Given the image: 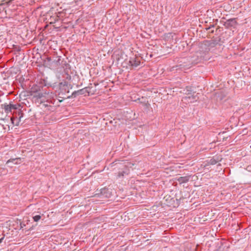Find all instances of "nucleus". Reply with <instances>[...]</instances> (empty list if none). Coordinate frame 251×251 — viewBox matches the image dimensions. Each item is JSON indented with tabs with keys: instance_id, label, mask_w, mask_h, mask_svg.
<instances>
[{
	"instance_id": "f257e3e1",
	"label": "nucleus",
	"mask_w": 251,
	"mask_h": 251,
	"mask_svg": "<svg viewBox=\"0 0 251 251\" xmlns=\"http://www.w3.org/2000/svg\"><path fill=\"white\" fill-rule=\"evenodd\" d=\"M26 21V18H25L24 20H22V22H23V23L17 26V29H18V30H17V35L22 38H23V35L26 34L27 31V28L25 25V22Z\"/></svg>"
},
{
	"instance_id": "aec40b11",
	"label": "nucleus",
	"mask_w": 251,
	"mask_h": 251,
	"mask_svg": "<svg viewBox=\"0 0 251 251\" xmlns=\"http://www.w3.org/2000/svg\"><path fill=\"white\" fill-rule=\"evenodd\" d=\"M47 60L48 61H51V58L50 57H47Z\"/></svg>"
},
{
	"instance_id": "bb28decb",
	"label": "nucleus",
	"mask_w": 251,
	"mask_h": 251,
	"mask_svg": "<svg viewBox=\"0 0 251 251\" xmlns=\"http://www.w3.org/2000/svg\"><path fill=\"white\" fill-rule=\"evenodd\" d=\"M211 33H213V32H214V30H212V31H211Z\"/></svg>"
},
{
	"instance_id": "423d86ee",
	"label": "nucleus",
	"mask_w": 251,
	"mask_h": 251,
	"mask_svg": "<svg viewBox=\"0 0 251 251\" xmlns=\"http://www.w3.org/2000/svg\"><path fill=\"white\" fill-rule=\"evenodd\" d=\"M91 87L90 86L86 87L83 89L78 90L77 91H75L72 93V96L75 97V95L76 94H78L79 95H86L87 94L89 95L90 92Z\"/></svg>"
},
{
	"instance_id": "0eeeda50",
	"label": "nucleus",
	"mask_w": 251,
	"mask_h": 251,
	"mask_svg": "<svg viewBox=\"0 0 251 251\" xmlns=\"http://www.w3.org/2000/svg\"><path fill=\"white\" fill-rule=\"evenodd\" d=\"M236 25L237 22L235 18H232L226 20L224 24V26L226 28H228L231 27H234Z\"/></svg>"
},
{
	"instance_id": "2eb2a0df",
	"label": "nucleus",
	"mask_w": 251,
	"mask_h": 251,
	"mask_svg": "<svg viewBox=\"0 0 251 251\" xmlns=\"http://www.w3.org/2000/svg\"><path fill=\"white\" fill-rule=\"evenodd\" d=\"M64 72L65 73L66 75V78L69 80H70L71 79V76L69 74V70H67V69L64 70Z\"/></svg>"
},
{
	"instance_id": "f3484780",
	"label": "nucleus",
	"mask_w": 251,
	"mask_h": 251,
	"mask_svg": "<svg viewBox=\"0 0 251 251\" xmlns=\"http://www.w3.org/2000/svg\"><path fill=\"white\" fill-rule=\"evenodd\" d=\"M213 44V45H211V47H214L215 45L218 44V42L217 40H212L211 41V44Z\"/></svg>"
},
{
	"instance_id": "f03ea898",
	"label": "nucleus",
	"mask_w": 251,
	"mask_h": 251,
	"mask_svg": "<svg viewBox=\"0 0 251 251\" xmlns=\"http://www.w3.org/2000/svg\"><path fill=\"white\" fill-rule=\"evenodd\" d=\"M112 189L107 188H104L100 190V193L95 194L94 197L108 198L112 196Z\"/></svg>"
},
{
	"instance_id": "4468645a",
	"label": "nucleus",
	"mask_w": 251,
	"mask_h": 251,
	"mask_svg": "<svg viewBox=\"0 0 251 251\" xmlns=\"http://www.w3.org/2000/svg\"><path fill=\"white\" fill-rule=\"evenodd\" d=\"M40 90V87L38 86L37 85L33 86L31 88V94H35V93H37L38 91Z\"/></svg>"
},
{
	"instance_id": "a878e982",
	"label": "nucleus",
	"mask_w": 251,
	"mask_h": 251,
	"mask_svg": "<svg viewBox=\"0 0 251 251\" xmlns=\"http://www.w3.org/2000/svg\"><path fill=\"white\" fill-rule=\"evenodd\" d=\"M24 66L25 67H26V64L25 63H24Z\"/></svg>"
},
{
	"instance_id": "20e7f679",
	"label": "nucleus",
	"mask_w": 251,
	"mask_h": 251,
	"mask_svg": "<svg viewBox=\"0 0 251 251\" xmlns=\"http://www.w3.org/2000/svg\"><path fill=\"white\" fill-rule=\"evenodd\" d=\"M199 100L198 94L193 93V94L189 95L183 97L182 100L186 103H193Z\"/></svg>"
},
{
	"instance_id": "dca6fc26",
	"label": "nucleus",
	"mask_w": 251,
	"mask_h": 251,
	"mask_svg": "<svg viewBox=\"0 0 251 251\" xmlns=\"http://www.w3.org/2000/svg\"><path fill=\"white\" fill-rule=\"evenodd\" d=\"M41 218V216L39 215H37L33 217V219L34 220V221L35 222H38V221H39Z\"/></svg>"
},
{
	"instance_id": "6ab92c4d",
	"label": "nucleus",
	"mask_w": 251,
	"mask_h": 251,
	"mask_svg": "<svg viewBox=\"0 0 251 251\" xmlns=\"http://www.w3.org/2000/svg\"><path fill=\"white\" fill-rule=\"evenodd\" d=\"M214 27V25H211L210 26H209L208 28H206V30H208V29H210L211 27Z\"/></svg>"
},
{
	"instance_id": "39448f33",
	"label": "nucleus",
	"mask_w": 251,
	"mask_h": 251,
	"mask_svg": "<svg viewBox=\"0 0 251 251\" xmlns=\"http://www.w3.org/2000/svg\"><path fill=\"white\" fill-rule=\"evenodd\" d=\"M31 95L33 96V98L35 99L36 100H38L39 99H43V100H40V103L43 102V100H44L43 99L44 98H46V96H47V98L51 97L54 95L52 93H51L50 95L49 96V93H41V92H37L35 93V94H31Z\"/></svg>"
},
{
	"instance_id": "4be33fe9",
	"label": "nucleus",
	"mask_w": 251,
	"mask_h": 251,
	"mask_svg": "<svg viewBox=\"0 0 251 251\" xmlns=\"http://www.w3.org/2000/svg\"><path fill=\"white\" fill-rule=\"evenodd\" d=\"M10 162V160H8V161L7 162L6 164L8 165V164H9V163Z\"/></svg>"
},
{
	"instance_id": "393cba45",
	"label": "nucleus",
	"mask_w": 251,
	"mask_h": 251,
	"mask_svg": "<svg viewBox=\"0 0 251 251\" xmlns=\"http://www.w3.org/2000/svg\"><path fill=\"white\" fill-rule=\"evenodd\" d=\"M19 2V1L18 0H17V6L18 5V4H17V3Z\"/></svg>"
},
{
	"instance_id": "412c9836",
	"label": "nucleus",
	"mask_w": 251,
	"mask_h": 251,
	"mask_svg": "<svg viewBox=\"0 0 251 251\" xmlns=\"http://www.w3.org/2000/svg\"><path fill=\"white\" fill-rule=\"evenodd\" d=\"M14 118L13 117L11 118V120L12 123H14Z\"/></svg>"
},
{
	"instance_id": "1a4fd4ad",
	"label": "nucleus",
	"mask_w": 251,
	"mask_h": 251,
	"mask_svg": "<svg viewBox=\"0 0 251 251\" xmlns=\"http://www.w3.org/2000/svg\"><path fill=\"white\" fill-rule=\"evenodd\" d=\"M190 178V176H181L177 178V181L179 183H184L187 182Z\"/></svg>"
},
{
	"instance_id": "5701e85b",
	"label": "nucleus",
	"mask_w": 251,
	"mask_h": 251,
	"mask_svg": "<svg viewBox=\"0 0 251 251\" xmlns=\"http://www.w3.org/2000/svg\"><path fill=\"white\" fill-rule=\"evenodd\" d=\"M2 239H3V238H1V239H0V243L1 242V241H2Z\"/></svg>"
},
{
	"instance_id": "a211bd4d",
	"label": "nucleus",
	"mask_w": 251,
	"mask_h": 251,
	"mask_svg": "<svg viewBox=\"0 0 251 251\" xmlns=\"http://www.w3.org/2000/svg\"><path fill=\"white\" fill-rule=\"evenodd\" d=\"M18 115L19 116L20 120H21V118L23 117V113L21 112V111H18Z\"/></svg>"
},
{
	"instance_id": "f8f14e48",
	"label": "nucleus",
	"mask_w": 251,
	"mask_h": 251,
	"mask_svg": "<svg viewBox=\"0 0 251 251\" xmlns=\"http://www.w3.org/2000/svg\"><path fill=\"white\" fill-rule=\"evenodd\" d=\"M27 222H28V220H26L25 221H24L23 222H21V220H18V219H17V225L18 224H20V229H22L24 226H25V222H26V223H27Z\"/></svg>"
},
{
	"instance_id": "7ed1b4c3",
	"label": "nucleus",
	"mask_w": 251,
	"mask_h": 251,
	"mask_svg": "<svg viewBox=\"0 0 251 251\" xmlns=\"http://www.w3.org/2000/svg\"><path fill=\"white\" fill-rule=\"evenodd\" d=\"M130 173L129 169L126 165L119 169L117 174V179L124 178L125 176H128Z\"/></svg>"
},
{
	"instance_id": "b1692460",
	"label": "nucleus",
	"mask_w": 251,
	"mask_h": 251,
	"mask_svg": "<svg viewBox=\"0 0 251 251\" xmlns=\"http://www.w3.org/2000/svg\"><path fill=\"white\" fill-rule=\"evenodd\" d=\"M211 45H213V44H211V42L209 44V46L211 47Z\"/></svg>"
},
{
	"instance_id": "9b49d317",
	"label": "nucleus",
	"mask_w": 251,
	"mask_h": 251,
	"mask_svg": "<svg viewBox=\"0 0 251 251\" xmlns=\"http://www.w3.org/2000/svg\"><path fill=\"white\" fill-rule=\"evenodd\" d=\"M4 109L6 112H12V110L16 109V105L14 104H8L4 106Z\"/></svg>"
},
{
	"instance_id": "9d476101",
	"label": "nucleus",
	"mask_w": 251,
	"mask_h": 251,
	"mask_svg": "<svg viewBox=\"0 0 251 251\" xmlns=\"http://www.w3.org/2000/svg\"><path fill=\"white\" fill-rule=\"evenodd\" d=\"M221 158L217 156L214 157L212 158H211L208 162V164L209 165H215L219 161H221Z\"/></svg>"
},
{
	"instance_id": "ddd939ff",
	"label": "nucleus",
	"mask_w": 251,
	"mask_h": 251,
	"mask_svg": "<svg viewBox=\"0 0 251 251\" xmlns=\"http://www.w3.org/2000/svg\"><path fill=\"white\" fill-rule=\"evenodd\" d=\"M184 91L185 92L184 93L187 95H191L192 94V92L193 91L191 87L190 86H187L185 90H184Z\"/></svg>"
},
{
	"instance_id": "6e6552de",
	"label": "nucleus",
	"mask_w": 251,
	"mask_h": 251,
	"mask_svg": "<svg viewBox=\"0 0 251 251\" xmlns=\"http://www.w3.org/2000/svg\"><path fill=\"white\" fill-rule=\"evenodd\" d=\"M129 62L131 66L136 67L140 65V60L138 57H134L130 58Z\"/></svg>"
}]
</instances>
